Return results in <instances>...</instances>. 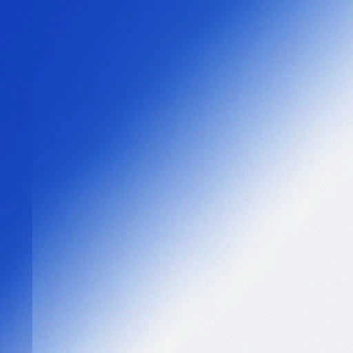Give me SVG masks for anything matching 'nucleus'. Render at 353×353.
I'll return each mask as SVG.
<instances>
[{
    "instance_id": "obj_1",
    "label": "nucleus",
    "mask_w": 353,
    "mask_h": 353,
    "mask_svg": "<svg viewBox=\"0 0 353 353\" xmlns=\"http://www.w3.org/2000/svg\"><path fill=\"white\" fill-rule=\"evenodd\" d=\"M17 74H22V0H17Z\"/></svg>"
},
{
    "instance_id": "obj_2",
    "label": "nucleus",
    "mask_w": 353,
    "mask_h": 353,
    "mask_svg": "<svg viewBox=\"0 0 353 353\" xmlns=\"http://www.w3.org/2000/svg\"><path fill=\"white\" fill-rule=\"evenodd\" d=\"M29 215L27 212L26 204V201H23V335L25 334V327L26 324V290H25V274H26V235L29 230ZM23 340H25V338H23Z\"/></svg>"
},
{
    "instance_id": "obj_3",
    "label": "nucleus",
    "mask_w": 353,
    "mask_h": 353,
    "mask_svg": "<svg viewBox=\"0 0 353 353\" xmlns=\"http://www.w3.org/2000/svg\"><path fill=\"white\" fill-rule=\"evenodd\" d=\"M23 74H25V0H23Z\"/></svg>"
}]
</instances>
